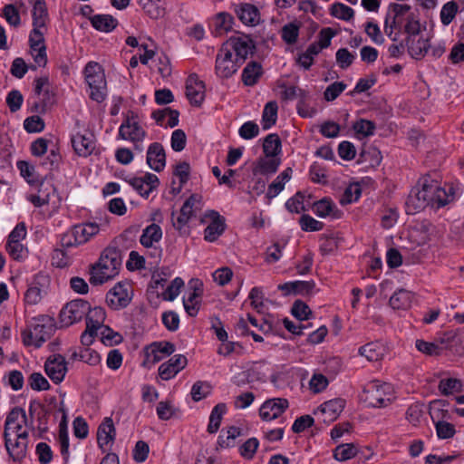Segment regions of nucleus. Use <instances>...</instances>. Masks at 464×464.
I'll use <instances>...</instances> for the list:
<instances>
[{
	"mask_svg": "<svg viewBox=\"0 0 464 464\" xmlns=\"http://www.w3.org/2000/svg\"><path fill=\"white\" fill-rule=\"evenodd\" d=\"M3 15L6 22L14 27H17L21 23L19 12L14 5H5L3 8Z\"/></svg>",
	"mask_w": 464,
	"mask_h": 464,
	"instance_id": "61",
	"label": "nucleus"
},
{
	"mask_svg": "<svg viewBox=\"0 0 464 464\" xmlns=\"http://www.w3.org/2000/svg\"><path fill=\"white\" fill-rule=\"evenodd\" d=\"M61 411H63V420L60 423V430H59V442L61 446V453L63 456L68 455L69 451V437H68V431L66 427V413L63 408L60 409Z\"/></svg>",
	"mask_w": 464,
	"mask_h": 464,
	"instance_id": "47",
	"label": "nucleus"
},
{
	"mask_svg": "<svg viewBox=\"0 0 464 464\" xmlns=\"http://www.w3.org/2000/svg\"><path fill=\"white\" fill-rule=\"evenodd\" d=\"M29 42H33L34 45L37 47L38 53H34V60L39 66H45L47 63L46 47L44 44V36H42L40 42L33 40V36H29Z\"/></svg>",
	"mask_w": 464,
	"mask_h": 464,
	"instance_id": "54",
	"label": "nucleus"
},
{
	"mask_svg": "<svg viewBox=\"0 0 464 464\" xmlns=\"http://www.w3.org/2000/svg\"><path fill=\"white\" fill-rule=\"evenodd\" d=\"M412 294L405 289H399L390 298V305L393 309L406 310L411 307Z\"/></svg>",
	"mask_w": 464,
	"mask_h": 464,
	"instance_id": "33",
	"label": "nucleus"
},
{
	"mask_svg": "<svg viewBox=\"0 0 464 464\" xmlns=\"http://www.w3.org/2000/svg\"><path fill=\"white\" fill-rule=\"evenodd\" d=\"M71 142L74 152L80 157L86 158L95 150L93 133L80 121H77L75 123L71 136Z\"/></svg>",
	"mask_w": 464,
	"mask_h": 464,
	"instance_id": "6",
	"label": "nucleus"
},
{
	"mask_svg": "<svg viewBox=\"0 0 464 464\" xmlns=\"http://www.w3.org/2000/svg\"><path fill=\"white\" fill-rule=\"evenodd\" d=\"M17 168L19 169L21 175L31 185L38 184L39 181L44 178L36 171L34 166L29 164L26 161H19L17 163Z\"/></svg>",
	"mask_w": 464,
	"mask_h": 464,
	"instance_id": "40",
	"label": "nucleus"
},
{
	"mask_svg": "<svg viewBox=\"0 0 464 464\" xmlns=\"http://www.w3.org/2000/svg\"><path fill=\"white\" fill-rule=\"evenodd\" d=\"M291 312L292 314L300 321L309 319L312 314V311L309 306L300 300L294 303Z\"/></svg>",
	"mask_w": 464,
	"mask_h": 464,
	"instance_id": "55",
	"label": "nucleus"
},
{
	"mask_svg": "<svg viewBox=\"0 0 464 464\" xmlns=\"http://www.w3.org/2000/svg\"><path fill=\"white\" fill-rule=\"evenodd\" d=\"M146 14L152 19H159L165 15L166 8L160 0L150 1L143 6Z\"/></svg>",
	"mask_w": 464,
	"mask_h": 464,
	"instance_id": "46",
	"label": "nucleus"
},
{
	"mask_svg": "<svg viewBox=\"0 0 464 464\" xmlns=\"http://www.w3.org/2000/svg\"><path fill=\"white\" fill-rule=\"evenodd\" d=\"M357 453L356 447L353 443H345L337 446L334 450V456L338 461H345L353 458Z\"/></svg>",
	"mask_w": 464,
	"mask_h": 464,
	"instance_id": "42",
	"label": "nucleus"
},
{
	"mask_svg": "<svg viewBox=\"0 0 464 464\" xmlns=\"http://www.w3.org/2000/svg\"><path fill=\"white\" fill-rule=\"evenodd\" d=\"M331 14L336 18L348 21L353 17V10L342 3L334 4L331 7Z\"/></svg>",
	"mask_w": 464,
	"mask_h": 464,
	"instance_id": "52",
	"label": "nucleus"
},
{
	"mask_svg": "<svg viewBox=\"0 0 464 464\" xmlns=\"http://www.w3.org/2000/svg\"><path fill=\"white\" fill-rule=\"evenodd\" d=\"M90 21L96 30L105 33L111 32L118 24V21L111 14H96Z\"/></svg>",
	"mask_w": 464,
	"mask_h": 464,
	"instance_id": "31",
	"label": "nucleus"
},
{
	"mask_svg": "<svg viewBox=\"0 0 464 464\" xmlns=\"http://www.w3.org/2000/svg\"><path fill=\"white\" fill-rule=\"evenodd\" d=\"M409 54L414 59H421L430 47L428 39L422 36L407 37L405 40Z\"/></svg>",
	"mask_w": 464,
	"mask_h": 464,
	"instance_id": "25",
	"label": "nucleus"
},
{
	"mask_svg": "<svg viewBox=\"0 0 464 464\" xmlns=\"http://www.w3.org/2000/svg\"><path fill=\"white\" fill-rule=\"evenodd\" d=\"M359 354L364 356L369 362H377L384 354V348L378 343H369L360 347Z\"/></svg>",
	"mask_w": 464,
	"mask_h": 464,
	"instance_id": "36",
	"label": "nucleus"
},
{
	"mask_svg": "<svg viewBox=\"0 0 464 464\" xmlns=\"http://www.w3.org/2000/svg\"><path fill=\"white\" fill-rule=\"evenodd\" d=\"M206 217L211 219V222L205 229L204 237L208 242L215 241L225 230V220L216 211H209Z\"/></svg>",
	"mask_w": 464,
	"mask_h": 464,
	"instance_id": "23",
	"label": "nucleus"
},
{
	"mask_svg": "<svg viewBox=\"0 0 464 464\" xmlns=\"http://www.w3.org/2000/svg\"><path fill=\"white\" fill-rule=\"evenodd\" d=\"M75 232L76 241L85 244L100 231V226L96 222H86L72 227Z\"/></svg>",
	"mask_w": 464,
	"mask_h": 464,
	"instance_id": "26",
	"label": "nucleus"
},
{
	"mask_svg": "<svg viewBox=\"0 0 464 464\" xmlns=\"http://www.w3.org/2000/svg\"><path fill=\"white\" fill-rule=\"evenodd\" d=\"M54 331L53 320L46 316L22 332L23 342L24 345H34L38 348L53 335Z\"/></svg>",
	"mask_w": 464,
	"mask_h": 464,
	"instance_id": "4",
	"label": "nucleus"
},
{
	"mask_svg": "<svg viewBox=\"0 0 464 464\" xmlns=\"http://www.w3.org/2000/svg\"><path fill=\"white\" fill-rule=\"evenodd\" d=\"M90 311V304L83 299H75L67 303L60 313V319L63 325L70 326L81 321Z\"/></svg>",
	"mask_w": 464,
	"mask_h": 464,
	"instance_id": "9",
	"label": "nucleus"
},
{
	"mask_svg": "<svg viewBox=\"0 0 464 464\" xmlns=\"http://www.w3.org/2000/svg\"><path fill=\"white\" fill-rule=\"evenodd\" d=\"M186 96L191 105L199 106L205 98V84L197 74H190L186 81Z\"/></svg>",
	"mask_w": 464,
	"mask_h": 464,
	"instance_id": "18",
	"label": "nucleus"
},
{
	"mask_svg": "<svg viewBox=\"0 0 464 464\" xmlns=\"http://www.w3.org/2000/svg\"><path fill=\"white\" fill-rule=\"evenodd\" d=\"M203 207L202 197L198 194H192L183 204L180 209V214L174 219V213H172V222L176 229L181 230L189 221V219L201 210Z\"/></svg>",
	"mask_w": 464,
	"mask_h": 464,
	"instance_id": "10",
	"label": "nucleus"
},
{
	"mask_svg": "<svg viewBox=\"0 0 464 464\" xmlns=\"http://www.w3.org/2000/svg\"><path fill=\"white\" fill-rule=\"evenodd\" d=\"M26 423L25 411L21 408H14L6 417L5 424V434L12 436L23 433V426Z\"/></svg>",
	"mask_w": 464,
	"mask_h": 464,
	"instance_id": "19",
	"label": "nucleus"
},
{
	"mask_svg": "<svg viewBox=\"0 0 464 464\" xmlns=\"http://www.w3.org/2000/svg\"><path fill=\"white\" fill-rule=\"evenodd\" d=\"M5 248L10 256L16 261H22L26 257L27 249L21 242H7Z\"/></svg>",
	"mask_w": 464,
	"mask_h": 464,
	"instance_id": "49",
	"label": "nucleus"
},
{
	"mask_svg": "<svg viewBox=\"0 0 464 464\" xmlns=\"http://www.w3.org/2000/svg\"><path fill=\"white\" fill-rule=\"evenodd\" d=\"M115 437V428L111 418H105L97 431V440L101 448H106Z\"/></svg>",
	"mask_w": 464,
	"mask_h": 464,
	"instance_id": "27",
	"label": "nucleus"
},
{
	"mask_svg": "<svg viewBox=\"0 0 464 464\" xmlns=\"http://www.w3.org/2000/svg\"><path fill=\"white\" fill-rule=\"evenodd\" d=\"M67 362L61 354L50 356L44 364V370L49 378L55 383H60L67 372Z\"/></svg>",
	"mask_w": 464,
	"mask_h": 464,
	"instance_id": "17",
	"label": "nucleus"
},
{
	"mask_svg": "<svg viewBox=\"0 0 464 464\" xmlns=\"http://www.w3.org/2000/svg\"><path fill=\"white\" fill-rule=\"evenodd\" d=\"M289 406L288 401L284 398L266 400L259 409V415L263 420L270 421L278 418Z\"/></svg>",
	"mask_w": 464,
	"mask_h": 464,
	"instance_id": "15",
	"label": "nucleus"
},
{
	"mask_svg": "<svg viewBox=\"0 0 464 464\" xmlns=\"http://www.w3.org/2000/svg\"><path fill=\"white\" fill-rule=\"evenodd\" d=\"M458 12V4L456 2H448L445 4L440 11L441 23L448 25L454 19Z\"/></svg>",
	"mask_w": 464,
	"mask_h": 464,
	"instance_id": "53",
	"label": "nucleus"
},
{
	"mask_svg": "<svg viewBox=\"0 0 464 464\" xmlns=\"http://www.w3.org/2000/svg\"><path fill=\"white\" fill-rule=\"evenodd\" d=\"M416 348L420 352L430 356H438L442 351L441 346L434 343H429L422 340L416 341Z\"/></svg>",
	"mask_w": 464,
	"mask_h": 464,
	"instance_id": "58",
	"label": "nucleus"
},
{
	"mask_svg": "<svg viewBox=\"0 0 464 464\" xmlns=\"http://www.w3.org/2000/svg\"><path fill=\"white\" fill-rule=\"evenodd\" d=\"M128 182L140 196L147 198L158 187L159 179L155 174L147 173L142 178H131Z\"/></svg>",
	"mask_w": 464,
	"mask_h": 464,
	"instance_id": "20",
	"label": "nucleus"
},
{
	"mask_svg": "<svg viewBox=\"0 0 464 464\" xmlns=\"http://www.w3.org/2000/svg\"><path fill=\"white\" fill-rule=\"evenodd\" d=\"M121 266V253L115 248H107L99 261L92 266L90 282L102 285L118 275Z\"/></svg>",
	"mask_w": 464,
	"mask_h": 464,
	"instance_id": "1",
	"label": "nucleus"
},
{
	"mask_svg": "<svg viewBox=\"0 0 464 464\" xmlns=\"http://www.w3.org/2000/svg\"><path fill=\"white\" fill-rule=\"evenodd\" d=\"M281 142L276 134H269L264 140L263 150L266 157H275L280 151Z\"/></svg>",
	"mask_w": 464,
	"mask_h": 464,
	"instance_id": "45",
	"label": "nucleus"
},
{
	"mask_svg": "<svg viewBox=\"0 0 464 464\" xmlns=\"http://www.w3.org/2000/svg\"><path fill=\"white\" fill-rule=\"evenodd\" d=\"M292 169L287 168L268 186L266 198L271 199L276 197L284 188L285 182L291 179Z\"/></svg>",
	"mask_w": 464,
	"mask_h": 464,
	"instance_id": "32",
	"label": "nucleus"
},
{
	"mask_svg": "<svg viewBox=\"0 0 464 464\" xmlns=\"http://www.w3.org/2000/svg\"><path fill=\"white\" fill-rule=\"evenodd\" d=\"M226 46H230L231 52L236 53V59L243 63L249 54H253L256 49L253 40L247 35L232 37Z\"/></svg>",
	"mask_w": 464,
	"mask_h": 464,
	"instance_id": "16",
	"label": "nucleus"
},
{
	"mask_svg": "<svg viewBox=\"0 0 464 464\" xmlns=\"http://www.w3.org/2000/svg\"><path fill=\"white\" fill-rule=\"evenodd\" d=\"M86 316V325L96 330L101 331L103 328V323L105 320V311L102 307H94L93 309L90 308V311L87 312Z\"/></svg>",
	"mask_w": 464,
	"mask_h": 464,
	"instance_id": "37",
	"label": "nucleus"
},
{
	"mask_svg": "<svg viewBox=\"0 0 464 464\" xmlns=\"http://www.w3.org/2000/svg\"><path fill=\"white\" fill-rule=\"evenodd\" d=\"M362 400L370 407H385L393 400L392 388L388 383L373 381L364 387Z\"/></svg>",
	"mask_w": 464,
	"mask_h": 464,
	"instance_id": "5",
	"label": "nucleus"
},
{
	"mask_svg": "<svg viewBox=\"0 0 464 464\" xmlns=\"http://www.w3.org/2000/svg\"><path fill=\"white\" fill-rule=\"evenodd\" d=\"M226 411L227 406L225 403H218L212 409L208 425V431L209 433L213 434L218 430L223 415Z\"/></svg>",
	"mask_w": 464,
	"mask_h": 464,
	"instance_id": "38",
	"label": "nucleus"
},
{
	"mask_svg": "<svg viewBox=\"0 0 464 464\" xmlns=\"http://www.w3.org/2000/svg\"><path fill=\"white\" fill-rule=\"evenodd\" d=\"M174 175L179 179V187L176 189L173 188L174 194L180 192L182 186L188 181L189 175V165L186 161L180 162L176 166Z\"/></svg>",
	"mask_w": 464,
	"mask_h": 464,
	"instance_id": "57",
	"label": "nucleus"
},
{
	"mask_svg": "<svg viewBox=\"0 0 464 464\" xmlns=\"http://www.w3.org/2000/svg\"><path fill=\"white\" fill-rule=\"evenodd\" d=\"M434 189H436V181L423 178L411 189L407 206L412 210L419 211L428 206L434 208Z\"/></svg>",
	"mask_w": 464,
	"mask_h": 464,
	"instance_id": "2",
	"label": "nucleus"
},
{
	"mask_svg": "<svg viewBox=\"0 0 464 464\" xmlns=\"http://www.w3.org/2000/svg\"><path fill=\"white\" fill-rule=\"evenodd\" d=\"M328 383V379L324 374L314 373L309 382V386L314 393H318L323 392Z\"/></svg>",
	"mask_w": 464,
	"mask_h": 464,
	"instance_id": "63",
	"label": "nucleus"
},
{
	"mask_svg": "<svg viewBox=\"0 0 464 464\" xmlns=\"http://www.w3.org/2000/svg\"><path fill=\"white\" fill-rule=\"evenodd\" d=\"M193 284V291L188 295V297L183 298V304L186 312L190 315L194 316L198 311V299L202 294L201 285L202 284L196 280Z\"/></svg>",
	"mask_w": 464,
	"mask_h": 464,
	"instance_id": "29",
	"label": "nucleus"
},
{
	"mask_svg": "<svg viewBox=\"0 0 464 464\" xmlns=\"http://www.w3.org/2000/svg\"><path fill=\"white\" fill-rule=\"evenodd\" d=\"M33 16V30L30 36H33V40L40 42L42 36L47 34V23L49 21L48 12L45 2L44 0H35L33 4L32 10Z\"/></svg>",
	"mask_w": 464,
	"mask_h": 464,
	"instance_id": "8",
	"label": "nucleus"
},
{
	"mask_svg": "<svg viewBox=\"0 0 464 464\" xmlns=\"http://www.w3.org/2000/svg\"><path fill=\"white\" fill-rule=\"evenodd\" d=\"M452 188H449L447 191L444 188L439 186L436 182V189H434V208H440L448 204L453 199Z\"/></svg>",
	"mask_w": 464,
	"mask_h": 464,
	"instance_id": "43",
	"label": "nucleus"
},
{
	"mask_svg": "<svg viewBox=\"0 0 464 464\" xmlns=\"http://www.w3.org/2000/svg\"><path fill=\"white\" fill-rule=\"evenodd\" d=\"M147 163L150 169L160 172L166 165V154L163 146L159 142L151 143L147 151Z\"/></svg>",
	"mask_w": 464,
	"mask_h": 464,
	"instance_id": "21",
	"label": "nucleus"
},
{
	"mask_svg": "<svg viewBox=\"0 0 464 464\" xmlns=\"http://www.w3.org/2000/svg\"><path fill=\"white\" fill-rule=\"evenodd\" d=\"M345 406V401L343 399H334L323 403L317 410L324 416V422H331L340 415Z\"/></svg>",
	"mask_w": 464,
	"mask_h": 464,
	"instance_id": "24",
	"label": "nucleus"
},
{
	"mask_svg": "<svg viewBox=\"0 0 464 464\" xmlns=\"http://www.w3.org/2000/svg\"><path fill=\"white\" fill-rule=\"evenodd\" d=\"M183 285V280L180 277H176L167 287L163 294V298L168 301H173L179 295L180 289Z\"/></svg>",
	"mask_w": 464,
	"mask_h": 464,
	"instance_id": "60",
	"label": "nucleus"
},
{
	"mask_svg": "<svg viewBox=\"0 0 464 464\" xmlns=\"http://www.w3.org/2000/svg\"><path fill=\"white\" fill-rule=\"evenodd\" d=\"M29 384L35 391H46L50 388L48 381L39 372H34L30 375Z\"/></svg>",
	"mask_w": 464,
	"mask_h": 464,
	"instance_id": "62",
	"label": "nucleus"
},
{
	"mask_svg": "<svg viewBox=\"0 0 464 464\" xmlns=\"http://www.w3.org/2000/svg\"><path fill=\"white\" fill-rule=\"evenodd\" d=\"M137 118H126L124 122L121 123L119 129V136L126 140H130L135 143L137 149L142 150L139 147V142H141L146 137V130L136 121Z\"/></svg>",
	"mask_w": 464,
	"mask_h": 464,
	"instance_id": "12",
	"label": "nucleus"
},
{
	"mask_svg": "<svg viewBox=\"0 0 464 464\" xmlns=\"http://www.w3.org/2000/svg\"><path fill=\"white\" fill-rule=\"evenodd\" d=\"M263 74V69L259 63L252 61L246 64L242 72V82L246 86L256 84Z\"/></svg>",
	"mask_w": 464,
	"mask_h": 464,
	"instance_id": "30",
	"label": "nucleus"
},
{
	"mask_svg": "<svg viewBox=\"0 0 464 464\" xmlns=\"http://www.w3.org/2000/svg\"><path fill=\"white\" fill-rule=\"evenodd\" d=\"M85 80L90 89V98L97 102L104 101L107 95V82L102 66L90 62L84 68Z\"/></svg>",
	"mask_w": 464,
	"mask_h": 464,
	"instance_id": "3",
	"label": "nucleus"
},
{
	"mask_svg": "<svg viewBox=\"0 0 464 464\" xmlns=\"http://www.w3.org/2000/svg\"><path fill=\"white\" fill-rule=\"evenodd\" d=\"M211 391V386L205 382H197L193 384L191 389V396L195 401H198L206 398Z\"/></svg>",
	"mask_w": 464,
	"mask_h": 464,
	"instance_id": "56",
	"label": "nucleus"
},
{
	"mask_svg": "<svg viewBox=\"0 0 464 464\" xmlns=\"http://www.w3.org/2000/svg\"><path fill=\"white\" fill-rule=\"evenodd\" d=\"M280 164V160L276 159L275 157H266L264 159H260L253 171L255 174H271L275 173L278 166Z\"/></svg>",
	"mask_w": 464,
	"mask_h": 464,
	"instance_id": "39",
	"label": "nucleus"
},
{
	"mask_svg": "<svg viewBox=\"0 0 464 464\" xmlns=\"http://www.w3.org/2000/svg\"><path fill=\"white\" fill-rule=\"evenodd\" d=\"M334 209L335 205L330 198H324L314 204V211L320 218L334 215Z\"/></svg>",
	"mask_w": 464,
	"mask_h": 464,
	"instance_id": "44",
	"label": "nucleus"
},
{
	"mask_svg": "<svg viewBox=\"0 0 464 464\" xmlns=\"http://www.w3.org/2000/svg\"><path fill=\"white\" fill-rule=\"evenodd\" d=\"M336 62L342 69L348 68L353 63L355 56L346 48H341L336 52Z\"/></svg>",
	"mask_w": 464,
	"mask_h": 464,
	"instance_id": "64",
	"label": "nucleus"
},
{
	"mask_svg": "<svg viewBox=\"0 0 464 464\" xmlns=\"http://www.w3.org/2000/svg\"><path fill=\"white\" fill-rule=\"evenodd\" d=\"M186 365L187 358L182 354H176L159 367V374L161 379L169 380Z\"/></svg>",
	"mask_w": 464,
	"mask_h": 464,
	"instance_id": "22",
	"label": "nucleus"
},
{
	"mask_svg": "<svg viewBox=\"0 0 464 464\" xmlns=\"http://www.w3.org/2000/svg\"><path fill=\"white\" fill-rule=\"evenodd\" d=\"M238 133L242 139L251 140L259 134V127L254 121H246L240 127Z\"/></svg>",
	"mask_w": 464,
	"mask_h": 464,
	"instance_id": "59",
	"label": "nucleus"
},
{
	"mask_svg": "<svg viewBox=\"0 0 464 464\" xmlns=\"http://www.w3.org/2000/svg\"><path fill=\"white\" fill-rule=\"evenodd\" d=\"M299 34V24L296 23H289L282 28V38L288 44H293L297 41Z\"/></svg>",
	"mask_w": 464,
	"mask_h": 464,
	"instance_id": "50",
	"label": "nucleus"
},
{
	"mask_svg": "<svg viewBox=\"0 0 464 464\" xmlns=\"http://www.w3.org/2000/svg\"><path fill=\"white\" fill-rule=\"evenodd\" d=\"M353 130L359 139H362L373 134L375 124L368 120L361 118L353 125Z\"/></svg>",
	"mask_w": 464,
	"mask_h": 464,
	"instance_id": "41",
	"label": "nucleus"
},
{
	"mask_svg": "<svg viewBox=\"0 0 464 464\" xmlns=\"http://www.w3.org/2000/svg\"><path fill=\"white\" fill-rule=\"evenodd\" d=\"M439 390L444 395H450L454 392H461L462 383L460 380L455 378L443 379L440 382Z\"/></svg>",
	"mask_w": 464,
	"mask_h": 464,
	"instance_id": "48",
	"label": "nucleus"
},
{
	"mask_svg": "<svg viewBox=\"0 0 464 464\" xmlns=\"http://www.w3.org/2000/svg\"><path fill=\"white\" fill-rule=\"evenodd\" d=\"M362 194V189L359 184H351L348 186L342 198H340L341 205L351 204L353 201H356Z\"/></svg>",
	"mask_w": 464,
	"mask_h": 464,
	"instance_id": "51",
	"label": "nucleus"
},
{
	"mask_svg": "<svg viewBox=\"0 0 464 464\" xmlns=\"http://www.w3.org/2000/svg\"><path fill=\"white\" fill-rule=\"evenodd\" d=\"M50 286V276L44 272H39L34 276L28 285L24 295V300L28 304H36L46 295Z\"/></svg>",
	"mask_w": 464,
	"mask_h": 464,
	"instance_id": "7",
	"label": "nucleus"
},
{
	"mask_svg": "<svg viewBox=\"0 0 464 464\" xmlns=\"http://www.w3.org/2000/svg\"><path fill=\"white\" fill-rule=\"evenodd\" d=\"M162 231L160 226L151 224L148 226L140 236V244L145 247L152 246L153 243L159 242L161 239Z\"/></svg>",
	"mask_w": 464,
	"mask_h": 464,
	"instance_id": "34",
	"label": "nucleus"
},
{
	"mask_svg": "<svg viewBox=\"0 0 464 464\" xmlns=\"http://www.w3.org/2000/svg\"><path fill=\"white\" fill-rule=\"evenodd\" d=\"M240 63L235 59L227 46H223L216 58V72L221 78H229L240 66Z\"/></svg>",
	"mask_w": 464,
	"mask_h": 464,
	"instance_id": "11",
	"label": "nucleus"
},
{
	"mask_svg": "<svg viewBox=\"0 0 464 464\" xmlns=\"http://www.w3.org/2000/svg\"><path fill=\"white\" fill-rule=\"evenodd\" d=\"M236 12L240 21L246 25L254 26L259 22L258 9L253 5L240 4Z\"/></svg>",
	"mask_w": 464,
	"mask_h": 464,
	"instance_id": "28",
	"label": "nucleus"
},
{
	"mask_svg": "<svg viewBox=\"0 0 464 464\" xmlns=\"http://www.w3.org/2000/svg\"><path fill=\"white\" fill-rule=\"evenodd\" d=\"M130 286L127 283H118L113 288H111L107 295V304L115 310L126 307L130 300Z\"/></svg>",
	"mask_w": 464,
	"mask_h": 464,
	"instance_id": "13",
	"label": "nucleus"
},
{
	"mask_svg": "<svg viewBox=\"0 0 464 464\" xmlns=\"http://www.w3.org/2000/svg\"><path fill=\"white\" fill-rule=\"evenodd\" d=\"M54 103V97L48 91H44V98L34 97V102L31 105L30 111L37 114H46L50 112L51 106Z\"/></svg>",
	"mask_w": 464,
	"mask_h": 464,
	"instance_id": "35",
	"label": "nucleus"
},
{
	"mask_svg": "<svg viewBox=\"0 0 464 464\" xmlns=\"http://www.w3.org/2000/svg\"><path fill=\"white\" fill-rule=\"evenodd\" d=\"M5 444L7 452L14 460L22 459L26 454L28 444V432L14 435V437L5 435Z\"/></svg>",
	"mask_w": 464,
	"mask_h": 464,
	"instance_id": "14",
	"label": "nucleus"
}]
</instances>
